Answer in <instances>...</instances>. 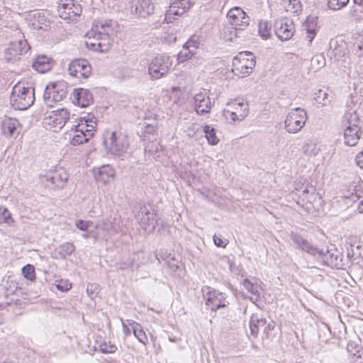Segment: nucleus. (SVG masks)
<instances>
[{
	"instance_id": "f257e3e1",
	"label": "nucleus",
	"mask_w": 363,
	"mask_h": 363,
	"mask_svg": "<svg viewBox=\"0 0 363 363\" xmlns=\"http://www.w3.org/2000/svg\"><path fill=\"white\" fill-rule=\"evenodd\" d=\"M117 28V23L113 20H99L93 22L92 27L86 36V47L91 50L105 52L111 46V36Z\"/></svg>"
},
{
	"instance_id": "f03ea898",
	"label": "nucleus",
	"mask_w": 363,
	"mask_h": 363,
	"mask_svg": "<svg viewBox=\"0 0 363 363\" xmlns=\"http://www.w3.org/2000/svg\"><path fill=\"white\" fill-rule=\"evenodd\" d=\"M35 90L32 82L20 81L14 85L11 94V105L18 110H25L33 104Z\"/></svg>"
},
{
	"instance_id": "7ed1b4c3",
	"label": "nucleus",
	"mask_w": 363,
	"mask_h": 363,
	"mask_svg": "<svg viewBox=\"0 0 363 363\" xmlns=\"http://www.w3.org/2000/svg\"><path fill=\"white\" fill-rule=\"evenodd\" d=\"M104 143L107 152L115 157H126L130 155V144L127 136L121 133L106 130L104 133Z\"/></svg>"
},
{
	"instance_id": "20e7f679",
	"label": "nucleus",
	"mask_w": 363,
	"mask_h": 363,
	"mask_svg": "<svg viewBox=\"0 0 363 363\" xmlns=\"http://www.w3.org/2000/svg\"><path fill=\"white\" fill-rule=\"evenodd\" d=\"M140 227L147 233H152L158 223L156 212L150 206L139 204L135 213Z\"/></svg>"
},
{
	"instance_id": "39448f33",
	"label": "nucleus",
	"mask_w": 363,
	"mask_h": 363,
	"mask_svg": "<svg viewBox=\"0 0 363 363\" xmlns=\"http://www.w3.org/2000/svg\"><path fill=\"white\" fill-rule=\"evenodd\" d=\"M306 120L307 113L304 109L293 108L286 116L284 128L289 133H297L303 128Z\"/></svg>"
},
{
	"instance_id": "423d86ee",
	"label": "nucleus",
	"mask_w": 363,
	"mask_h": 363,
	"mask_svg": "<svg viewBox=\"0 0 363 363\" xmlns=\"http://www.w3.org/2000/svg\"><path fill=\"white\" fill-rule=\"evenodd\" d=\"M255 64V57L251 52L240 53L233 59L232 71L235 75L242 77L252 72Z\"/></svg>"
},
{
	"instance_id": "0eeeda50",
	"label": "nucleus",
	"mask_w": 363,
	"mask_h": 363,
	"mask_svg": "<svg viewBox=\"0 0 363 363\" xmlns=\"http://www.w3.org/2000/svg\"><path fill=\"white\" fill-rule=\"evenodd\" d=\"M67 84L57 82L48 84L45 88L43 100L48 106H52L55 102L61 101L67 95Z\"/></svg>"
},
{
	"instance_id": "6e6552de",
	"label": "nucleus",
	"mask_w": 363,
	"mask_h": 363,
	"mask_svg": "<svg viewBox=\"0 0 363 363\" xmlns=\"http://www.w3.org/2000/svg\"><path fill=\"white\" fill-rule=\"evenodd\" d=\"M172 62L167 55L156 56L150 63L148 72L152 79H158L165 76L170 70Z\"/></svg>"
},
{
	"instance_id": "1a4fd4ad",
	"label": "nucleus",
	"mask_w": 363,
	"mask_h": 363,
	"mask_svg": "<svg viewBox=\"0 0 363 363\" xmlns=\"http://www.w3.org/2000/svg\"><path fill=\"white\" fill-rule=\"evenodd\" d=\"M249 106L243 99H235L227 104L224 109V115L232 121H242L248 114Z\"/></svg>"
},
{
	"instance_id": "9d476101",
	"label": "nucleus",
	"mask_w": 363,
	"mask_h": 363,
	"mask_svg": "<svg viewBox=\"0 0 363 363\" xmlns=\"http://www.w3.org/2000/svg\"><path fill=\"white\" fill-rule=\"evenodd\" d=\"M201 291L206 304L211 307L212 311H216L228 305L225 294L208 286H203Z\"/></svg>"
},
{
	"instance_id": "9b49d317",
	"label": "nucleus",
	"mask_w": 363,
	"mask_h": 363,
	"mask_svg": "<svg viewBox=\"0 0 363 363\" xmlns=\"http://www.w3.org/2000/svg\"><path fill=\"white\" fill-rule=\"evenodd\" d=\"M69 118V113L65 108L53 111L44 118V125L46 128L57 132L62 129Z\"/></svg>"
},
{
	"instance_id": "f8f14e48",
	"label": "nucleus",
	"mask_w": 363,
	"mask_h": 363,
	"mask_svg": "<svg viewBox=\"0 0 363 363\" xmlns=\"http://www.w3.org/2000/svg\"><path fill=\"white\" fill-rule=\"evenodd\" d=\"M358 121L359 116L355 112L349 114L348 125L344 132L345 143L349 146L355 145L360 138L362 131L360 127L357 124Z\"/></svg>"
},
{
	"instance_id": "ddd939ff",
	"label": "nucleus",
	"mask_w": 363,
	"mask_h": 363,
	"mask_svg": "<svg viewBox=\"0 0 363 363\" xmlns=\"http://www.w3.org/2000/svg\"><path fill=\"white\" fill-rule=\"evenodd\" d=\"M57 12L61 18L73 21L82 13V8L74 0H59Z\"/></svg>"
},
{
	"instance_id": "4468645a",
	"label": "nucleus",
	"mask_w": 363,
	"mask_h": 363,
	"mask_svg": "<svg viewBox=\"0 0 363 363\" xmlns=\"http://www.w3.org/2000/svg\"><path fill=\"white\" fill-rule=\"evenodd\" d=\"M227 18L230 25L237 30L247 32L250 18L241 8L234 7L230 9L227 13Z\"/></svg>"
},
{
	"instance_id": "2eb2a0df",
	"label": "nucleus",
	"mask_w": 363,
	"mask_h": 363,
	"mask_svg": "<svg viewBox=\"0 0 363 363\" xmlns=\"http://www.w3.org/2000/svg\"><path fill=\"white\" fill-rule=\"evenodd\" d=\"M29 49L28 42L24 38L11 42L5 51V58L8 62H14L18 60L21 55L26 54Z\"/></svg>"
},
{
	"instance_id": "dca6fc26",
	"label": "nucleus",
	"mask_w": 363,
	"mask_h": 363,
	"mask_svg": "<svg viewBox=\"0 0 363 363\" xmlns=\"http://www.w3.org/2000/svg\"><path fill=\"white\" fill-rule=\"evenodd\" d=\"M154 11L155 5L152 0H132L130 2V13L136 18H146Z\"/></svg>"
},
{
	"instance_id": "f3484780",
	"label": "nucleus",
	"mask_w": 363,
	"mask_h": 363,
	"mask_svg": "<svg viewBox=\"0 0 363 363\" xmlns=\"http://www.w3.org/2000/svg\"><path fill=\"white\" fill-rule=\"evenodd\" d=\"M68 70L72 76L86 79L91 73V67L86 60L76 59L69 63Z\"/></svg>"
},
{
	"instance_id": "a211bd4d",
	"label": "nucleus",
	"mask_w": 363,
	"mask_h": 363,
	"mask_svg": "<svg viewBox=\"0 0 363 363\" xmlns=\"http://www.w3.org/2000/svg\"><path fill=\"white\" fill-rule=\"evenodd\" d=\"M49 188H62L68 180V174L63 168H58L45 175Z\"/></svg>"
},
{
	"instance_id": "6ab92c4d",
	"label": "nucleus",
	"mask_w": 363,
	"mask_h": 363,
	"mask_svg": "<svg viewBox=\"0 0 363 363\" xmlns=\"http://www.w3.org/2000/svg\"><path fill=\"white\" fill-rule=\"evenodd\" d=\"M27 20L29 25L35 30H46L50 24L48 11H35L30 13Z\"/></svg>"
},
{
	"instance_id": "aec40b11",
	"label": "nucleus",
	"mask_w": 363,
	"mask_h": 363,
	"mask_svg": "<svg viewBox=\"0 0 363 363\" xmlns=\"http://www.w3.org/2000/svg\"><path fill=\"white\" fill-rule=\"evenodd\" d=\"M191 5L189 0H177L171 4L169 9L167 10L165 20L167 23L172 22L177 16H180L189 10Z\"/></svg>"
},
{
	"instance_id": "412c9836",
	"label": "nucleus",
	"mask_w": 363,
	"mask_h": 363,
	"mask_svg": "<svg viewBox=\"0 0 363 363\" xmlns=\"http://www.w3.org/2000/svg\"><path fill=\"white\" fill-rule=\"evenodd\" d=\"M294 24L291 19H280L276 23V35L282 41L291 39L294 35Z\"/></svg>"
},
{
	"instance_id": "4be33fe9",
	"label": "nucleus",
	"mask_w": 363,
	"mask_h": 363,
	"mask_svg": "<svg viewBox=\"0 0 363 363\" xmlns=\"http://www.w3.org/2000/svg\"><path fill=\"white\" fill-rule=\"evenodd\" d=\"M94 136V133L88 132L83 133V130H75L72 128L65 133V139L68 140L70 145L77 146L83 143H88Z\"/></svg>"
},
{
	"instance_id": "5701e85b",
	"label": "nucleus",
	"mask_w": 363,
	"mask_h": 363,
	"mask_svg": "<svg viewBox=\"0 0 363 363\" xmlns=\"http://www.w3.org/2000/svg\"><path fill=\"white\" fill-rule=\"evenodd\" d=\"M72 102L82 107L86 108L94 102L93 95L89 90L79 88L75 89L72 94Z\"/></svg>"
},
{
	"instance_id": "b1692460",
	"label": "nucleus",
	"mask_w": 363,
	"mask_h": 363,
	"mask_svg": "<svg viewBox=\"0 0 363 363\" xmlns=\"http://www.w3.org/2000/svg\"><path fill=\"white\" fill-rule=\"evenodd\" d=\"M328 52L330 57H334L335 60H344L348 54L347 44L343 40H332Z\"/></svg>"
},
{
	"instance_id": "393cba45",
	"label": "nucleus",
	"mask_w": 363,
	"mask_h": 363,
	"mask_svg": "<svg viewBox=\"0 0 363 363\" xmlns=\"http://www.w3.org/2000/svg\"><path fill=\"white\" fill-rule=\"evenodd\" d=\"M315 257L325 264L332 267L339 268L342 265L340 255L337 251L333 252L328 250H324L318 249L317 255Z\"/></svg>"
},
{
	"instance_id": "a878e982",
	"label": "nucleus",
	"mask_w": 363,
	"mask_h": 363,
	"mask_svg": "<svg viewBox=\"0 0 363 363\" xmlns=\"http://www.w3.org/2000/svg\"><path fill=\"white\" fill-rule=\"evenodd\" d=\"M20 131V123L16 118H6L1 122V133L6 138H15Z\"/></svg>"
},
{
	"instance_id": "bb28decb",
	"label": "nucleus",
	"mask_w": 363,
	"mask_h": 363,
	"mask_svg": "<svg viewBox=\"0 0 363 363\" xmlns=\"http://www.w3.org/2000/svg\"><path fill=\"white\" fill-rule=\"evenodd\" d=\"M290 238L298 248L313 256L317 255L318 248L312 245L307 240L303 238L299 234L291 232Z\"/></svg>"
},
{
	"instance_id": "cd10ccee",
	"label": "nucleus",
	"mask_w": 363,
	"mask_h": 363,
	"mask_svg": "<svg viewBox=\"0 0 363 363\" xmlns=\"http://www.w3.org/2000/svg\"><path fill=\"white\" fill-rule=\"evenodd\" d=\"M195 109L198 114L208 113L211 108V99L205 92L196 94L194 96Z\"/></svg>"
},
{
	"instance_id": "c85d7f7f",
	"label": "nucleus",
	"mask_w": 363,
	"mask_h": 363,
	"mask_svg": "<svg viewBox=\"0 0 363 363\" xmlns=\"http://www.w3.org/2000/svg\"><path fill=\"white\" fill-rule=\"evenodd\" d=\"M297 190L299 192V196L302 197L303 201L310 203L314 202L318 196L315 188L308 182L303 184L300 189H297Z\"/></svg>"
},
{
	"instance_id": "c756f323",
	"label": "nucleus",
	"mask_w": 363,
	"mask_h": 363,
	"mask_svg": "<svg viewBox=\"0 0 363 363\" xmlns=\"http://www.w3.org/2000/svg\"><path fill=\"white\" fill-rule=\"evenodd\" d=\"M32 66L38 72L44 73L52 68V60L46 55L38 56L33 62Z\"/></svg>"
},
{
	"instance_id": "7c9ffc66",
	"label": "nucleus",
	"mask_w": 363,
	"mask_h": 363,
	"mask_svg": "<svg viewBox=\"0 0 363 363\" xmlns=\"http://www.w3.org/2000/svg\"><path fill=\"white\" fill-rule=\"evenodd\" d=\"M243 286L249 293L251 294L250 300L253 302L258 301L260 298L261 286L257 282L245 278L242 282Z\"/></svg>"
},
{
	"instance_id": "2f4dec72",
	"label": "nucleus",
	"mask_w": 363,
	"mask_h": 363,
	"mask_svg": "<svg viewBox=\"0 0 363 363\" xmlns=\"http://www.w3.org/2000/svg\"><path fill=\"white\" fill-rule=\"evenodd\" d=\"M266 324V319L259 317L257 314L252 315L250 320V333L252 336L257 337L260 329L263 330Z\"/></svg>"
},
{
	"instance_id": "473e14b6",
	"label": "nucleus",
	"mask_w": 363,
	"mask_h": 363,
	"mask_svg": "<svg viewBox=\"0 0 363 363\" xmlns=\"http://www.w3.org/2000/svg\"><path fill=\"white\" fill-rule=\"evenodd\" d=\"M105 225L106 233L110 237L116 235L120 229V219L116 217L109 216L101 220Z\"/></svg>"
},
{
	"instance_id": "72a5a7b5",
	"label": "nucleus",
	"mask_w": 363,
	"mask_h": 363,
	"mask_svg": "<svg viewBox=\"0 0 363 363\" xmlns=\"http://www.w3.org/2000/svg\"><path fill=\"white\" fill-rule=\"evenodd\" d=\"M317 19V17L308 16L304 23V28L306 30V39L309 43H311L315 38L316 33Z\"/></svg>"
},
{
	"instance_id": "f704fd0d",
	"label": "nucleus",
	"mask_w": 363,
	"mask_h": 363,
	"mask_svg": "<svg viewBox=\"0 0 363 363\" xmlns=\"http://www.w3.org/2000/svg\"><path fill=\"white\" fill-rule=\"evenodd\" d=\"M247 32L242 30H238L236 28L230 26L225 27L224 29V38L226 40L233 41L235 38H246L247 36Z\"/></svg>"
},
{
	"instance_id": "c9c22d12",
	"label": "nucleus",
	"mask_w": 363,
	"mask_h": 363,
	"mask_svg": "<svg viewBox=\"0 0 363 363\" xmlns=\"http://www.w3.org/2000/svg\"><path fill=\"white\" fill-rule=\"evenodd\" d=\"M75 250V246L72 242H65L56 249L55 258H65L67 256L70 255Z\"/></svg>"
},
{
	"instance_id": "e433bc0d",
	"label": "nucleus",
	"mask_w": 363,
	"mask_h": 363,
	"mask_svg": "<svg viewBox=\"0 0 363 363\" xmlns=\"http://www.w3.org/2000/svg\"><path fill=\"white\" fill-rule=\"evenodd\" d=\"M92 238L95 240L104 239L107 240L110 238L108 233H106L105 225L101 220H98L95 225V229L91 231Z\"/></svg>"
},
{
	"instance_id": "4c0bfd02",
	"label": "nucleus",
	"mask_w": 363,
	"mask_h": 363,
	"mask_svg": "<svg viewBox=\"0 0 363 363\" xmlns=\"http://www.w3.org/2000/svg\"><path fill=\"white\" fill-rule=\"evenodd\" d=\"M282 5L286 12L298 13L302 10L301 0H282Z\"/></svg>"
},
{
	"instance_id": "58836bf2",
	"label": "nucleus",
	"mask_w": 363,
	"mask_h": 363,
	"mask_svg": "<svg viewBox=\"0 0 363 363\" xmlns=\"http://www.w3.org/2000/svg\"><path fill=\"white\" fill-rule=\"evenodd\" d=\"M96 125V122L95 121H93L92 119H86L80 120V123H79L77 125H74L73 128L75 130H83V133H86L88 132H92L94 133V128Z\"/></svg>"
},
{
	"instance_id": "ea45409f",
	"label": "nucleus",
	"mask_w": 363,
	"mask_h": 363,
	"mask_svg": "<svg viewBox=\"0 0 363 363\" xmlns=\"http://www.w3.org/2000/svg\"><path fill=\"white\" fill-rule=\"evenodd\" d=\"M203 132L209 144L212 145L218 144V143L219 142V139L217 138L216 135V132L215 128L206 125L203 127Z\"/></svg>"
},
{
	"instance_id": "a19ab883",
	"label": "nucleus",
	"mask_w": 363,
	"mask_h": 363,
	"mask_svg": "<svg viewBox=\"0 0 363 363\" xmlns=\"http://www.w3.org/2000/svg\"><path fill=\"white\" fill-rule=\"evenodd\" d=\"M258 27V33L263 39H268L271 36L272 25L270 23L260 21Z\"/></svg>"
},
{
	"instance_id": "79ce46f5",
	"label": "nucleus",
	"mask_w": 363,
	"mask_h": 363,
	"mask_svg": "<svg viewBox=\"0 0 363 363\" xmlns=\"http://www.w3.org/2000/svg\"><path fill=\"white\" fill-rule=\"evenodd\" d=\"M362 245L358 243L350 244V249H347V257L352 260V259H356L363 256V253L360 251Z\"/></svg>"
},
{
	"instance_id": "37998d69",
	"label": "nucleus",
	"mask_w": 363,
	"mask_h": 363,
	"mask_svg": "<svg viewBox=\"0 0 363 363\" xmlns=\"http://www.w3.org/2000/svg\"><path fill=\"white\" fill-rule=\"evenodd\" d=\"M133 330L135 337L143 344L146 345L147 337L139 323H133Z\"/></svg>"
},
{
	"instance_id": "c03bdc74",
	"label": "nucleus",
	"mask_w": 363,
	"mask_h": 363,
	"mask_svg": "<svg viewBox=\"0 0 363 363\" xmlns=\"http://www.w3.org/2000/svg\"><path fill=\"white\" fill-rule=\"evenodd\" d=\"M303 152L309 156H315L319 152V148L317 147L315 143L313 141H307L306 142L302 147Z\"/></svg>"
},
{
	"instance_id": "a18cd8bd",
	"label": "nucleus",
	"mask_w": 363,
	"mask_h": 363,
	"mask_svg": "<svg viewBox=\"0 0 363 363\" xmlns=\"http://www.w3.org/2000/svg\"><path fill=\"white\" fill-rule=\"evenodd\" d=\"M0 222L5 223L10 226L13 225L14 223L11 213L4 206H0Z\"/></svg>"
},
{
	"instance_id": "49530a36",
	"label": "nucleus",
	"mask_w": 363,
	"mask_h": 363,
	"mask_svg": "<svg viewBox=\"0 0 363 363\" xmlns=\"http://www.w3.org/2000/svg\"><path fill=\"white\" fill-rule=\"evenodd\" d=\"M115 174L114 169L110 166H104L99 169V174L101 176L100 179L106 182L110 177H113Z\"/></svg>"
},
{
	"instance_id": "de8ad7c7",
	"label": "nucleus",
	"mask_w": 363,
	"mask_h": 363,
	"mask_svg": "<svg viewBox=\"0 0 363 363\" xmlns=\"http://www.w3.org/2000/svg\"><path fill=\"white\" fill-rule=\"evenodd\" d=\"M195 54L191 48L186 47L185 45H183L182 49L178 53V60L183 62L191 58V57Z\"/></svg>"
},
{
	"instance_id": "09e8293b",
	"label": "nucleus",
	"mask_w": 363,
	"mask_h": 363,
	"mask_svg": "<svg viewBox=\"0 0 363 363\" xmlns=\"http://www.w3.org/2000/svg\"><path fill=\"white\" fill-rule=\"evenodd\" d=\"M314 100L315 103L321 105L322 106H326L328 103V94L321 89L315 93Z\"/></svg>"
},
{
	"instance_id": "8fccbe9b",
	"label": "nucleus",
	"mask_w": 363,
	"mask_h": 363,
	"mask_svg": "<svg viewBox=\"0 0 363 363\" xmlns=\"http://www.w3.org/2000/svg\"><path fill=\"white\" fill-rule=\"evenodd\" d=\"M22 274L24 277L30 281L35 279V268L31 264H27L22 268Z\"/></svg>"
},
{
	"instance_id": "3c124183",
	"label": "nucleus",
	"mask_w": 363,
	"mask_h": 363,
	"mask_svg": "<svg viewBox=\"0 0 363 363\" xmlns=\"http://www.w3.org/2000/svg\"><path fill=\"white\" fill-rule=\"evenodd\" d=\"M349 2V0H328V6L330 9L339 10L345 6Z\"/></svg>"
},
{
	"instance_id": "603ef678",
	"label": "nucleus",
	"mask_w": 363,
	"mask_h": 363,
	"mask_svg": "<svg viewBox=\"0 0 363 363\" xmlns=\"http://www.w3.org/2000/svg\"><path fill=\"white\" fill-rule=\"evenodd\" d=\"M352 52L360 57L363 55V38L357 40L356 42L353 43L352 45Z\"/></svg>"
},
{
	"instance_id": "864d4df0",
	"label": "nucleus",
	"mask_w": 363,
	"mask_h": 363,
	"mask_svg": "<svg viewBox=\"0 0 363 363\" xmlns=\"http://www.w3.org/2000/svg\"><path fill=\"white\" fill-rule=\"evenodd\" d=\"M184 45L186 47L191 48L194 52H196V50L199 48L200 45L199 38L196 35H193Z\"/></svg>"
},
{
	"instance_id": "5fc2aeb1",
	"label": "nucleus",
	"mask_w": 363,
	"mask_h": 363,
	"mask_svg": "<svg viewBox=\"0 0 363 363\" xmlns=\"http://www.w3.org/2000/svg\"><path fill=\"white\" fill-rule=\"evenodd\" d=\"M347 350L349 353H350L351 354H352L354 356H356V355H358L359 357L360 356V354H359V353L360 352L361 347L354 342H352V341L349 342L347 345Z\"/></svg>"
},
{
	"instance_id": "6e6d98bb",
	"label": "nucleus",
	"mask_w": 363,
	"mask_h": 363,
	"mask_svg": "<svg viewBox=\"0 0 363 363\" xmlns=\"http://www.w3.org/2000/svg\"><path fill=\"white\" fill-rule=\"evenodd\" d=\"M99 348L103 353H113L116 350L117 347L111 342H104L100 344Z\"/></svg>"
},
{
	"instance_id": "4d7b16f0",
	"label": "nucleus",
	"mask_w": 363,
	"mask_h": 363,
	"mask_svg": "<svg viewBox=\"0 0 363 363\" xmlns=\"http://www.w3.org/2000/svg\"><path fill=\"white\" fill-rule=\"evenodd\" d=\"M93 225V222L90 220H78L76 221V226L82 231H87Z\"/></svg>"
},
{
	"instance_id": "13d9d810",
	"label": "nucleus",
	"mask_w": 363,
	"mask_h": 363,
	"mask_svg": "<svg viewBox=\"0 0 363 363\" xmlns=\"http://www.w3.org/2000/svg\"><path fill=\"white\" fill-rule=\"evenodd\" d=\"M134 263V259L130 258L126 261H121L116 263V267L118 269H125L130 267Z\"/></svg>"
},
{
	"instance_id": "bf43d9fd",
	"label": "nucleus",
	"mask_w": 363,
	"mask_h": 363,
	"mask_svg": "<svg viewBox=\"0 0 363 363\" xmlns=\"http://www.w3.org/2000/svg\"><path fill=\"white\" fill-rule=\"evenodd\" d=\"M213 242L217 247H225L228 243L226 240H223L220 235H214Z\"/></svg>"
},
{
	"instance_id": "052dcab7",
	"label": "nucleus",
	"mask_w": 363,
	"mask_h": 363,
	"mask_svg": "<svg viewBox=\"0 0 363 363\" xmlns=\"http://www.w3.org/2000/svg\"><path fill=\"white\" fill-rule=\"evenodd\" d=\"M96 289L97 286L94 284H91L88 286L86 291L91 298H94V297L96 295L97 293H95V290Z\"/></svg>"
},
{
	"instance_id": "680f3d73",
	"label": "nucleus",
	"mask_w": 363,
	"mask_h": 363,
	"mask_svg": "<svg viewBox=\"0 0 363 363\" xmlns=\"http://www.w3.org/2000/svg\"><path fill=\"white\" fill-rule=\"evenodd\" d=\"M276 323L274 321H270L267 323L266 321V324L264 327L263 332L266 334H267L269 331L273 330L275 328Z\"/></svg>"
},
{
	"instance_id": "e2e57ef3",
	"label": "nucleus",
	"mask_w": 363,
	"mask_h": 363,
	"mask_svg": "<svg viewBox=\"0 0 363 363\" xmlns=\"http://www.w3.org/2000/svg\"><path fill=\"white\" fill-rule=\"evenodd\" d=\"M356 164L362 169H363V151L360 152L356 155Z\"/></svg>"
},
{
	"instance_id": "0e129e2a",
	"label": "nucleus",
	"mask_w": 363,
	"mask_h": 363,
	"mask_svg": "<svg viewBox=\"0 0 363 363\" xmlns=\"http://www.w3.org/2000/svg\"><path fill=\"white\" fill-rule=\"evenodd\" d=\"M71 286L72 285L69 283H66L65 285H62L61 284H58L57 285V288L60 291H65L69 290L71 288Z\"/></svg>"
},
{
	"instance_id": "69168bd1",
	"label": "nucleus",
	"mask_w": 363,
	"mask_h": 363,
	"mask_svg": "<svg viewBox=\"0 0 363 363\" xmlns=\"http://www.w3.org/2000/svg\"><path fill=\"white\" fill-rule=\"evenodd\" d=\"M123 333L126 335H128L130 334V329L129 328H128V326L125 325L124 323H123Z\"/></svg>"
},
{
	"instance_id": "338daca9",
	"label": "nucleus",
	"mask_w": 363,
	"mask_h": 363,
	"mask_svg": "<svg viewBox=\"0 0 363 363\" xmlns=\"http://www.w3.org/2000/svg\"><path fill=\"white\" fill-rule=\"evenodd\" d=\"M358 210L359 213H363V200L359 203L358 206Z\"/></svg>"
},
{
	"instance_id": "774afa93",
	"label": "nucleus",
	"mask_w": 363,
	"mask_h": 363,
	"mask_svg": "<svg viewBox=\"0 0 363 363\" xmlns=\"http://www.w3.org/2000/svg\"><path fill=\"white\" fill-rule=\"evenodd\" d=\"M354 3L357 5L362 6L363 0H353Z\"/></svg>"
}]
</instances>
